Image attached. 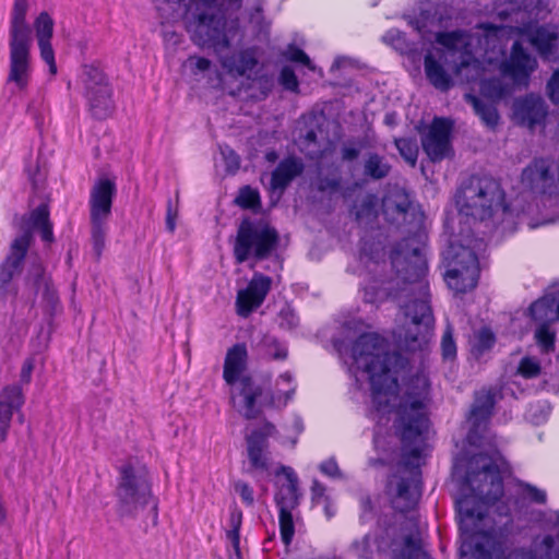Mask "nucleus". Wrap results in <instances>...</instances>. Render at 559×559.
I'll list each match as a JSON object with an SVG mask.
<instances>
[{
  "instance_id": "obj_1",
  "label": "nucleus",
  "mask_w": 559,
  "mask_h": 559,
  "mask_svg": "<svg viewBox=\"0 0 559 559\" xmlns=\"http://www.w3.org/2000/svg\"><path fill=\"white\" fill-rule=\"evenodd\" d=\"M430 384L425 374L412 377L404 394L396 405V419L394 427L401 440V465L409 473V476H397L396 484L389 483V491L392 493V507L406 513L417 504L419 492V460L425 443V435L428 430L427 404L429 401Z\"/></svg>"
},
{
  "instance_id": "obj_2",
  "label": "nucleus",
  "mask_w": 559,
  "mask_h": 559,
  "mask_svg": "<svg viewBox=\"0 0 559 559\" xmlns=\"http://www.w3.org/2000/svg\"><path fill=\"white\" fill-rule=\"evenodd\" d=\"M420 237L421 235L416 233L414 237L401 240L390 255L396 271L397 284H402L395 297L407 299L402 306L405 322L399 328L396 335L400 344L412 352L420 349L426 344L433 323L426 280L428 264L417 240Z\"/></svg>"
},
{
  "instance_id": "obj_3",
  "label": "nucleus",
  "mask_w": 559,
  "mask_h": 559,
  "mask_svg": "<svg viewBox=\"0 0 559 559\" xmlns=\"http://www.w3.org/2000/svg\"><path fill=\"white\" fill-rule=\"evenodd\" d=\"M352 357L369 374L371 401L379 414L392 412L397 400L399 374L408 360L397 352L388 350V342L378 333H364L352 346Z\"/></svg>"
},
{
  "instance_id": "obj_4",
  "label": "nucleus",
  "mask_w": 559,
  "mask_h": 559,
  "mask_svg": "<svg viewBox=\"0 0 559 559\" xmlns=\"http://www.w3.org/2000/svg\"><path fill=\"white\" fill-rule=\"evenodd\" d=\"M459 514L460 530L471 534L469 540L461 545V559H559V543L552 535H545L531 550L516 549L506 556L503 543L487 533L477 536L469 527V522L481 521L486 516L483 507L472 508L466 499L461 501Z\"/></svg>"
},
{
  "instance_id": "obj_5",
  "label": "nucleus",
  "mask_w": 559,
  "mask_h": 559,
  "mask_svg": "<svg viewBox=\"0 0 559 559\" xmlns=\"http://www.w3.org/2000/svg\"><path fill=\"white\" fill-rule=\"evenodd\" d=\"M460 216L468 221L484 222L499 211L506 212V193L500 182L490 176L473 175L464 180L455 193Z\"/></svg>"
},
{
  "instance_id": "obj_6",
  "label": "nucleus",
  "mask_w": 559,
  "mask_h": 559,
  "mask_svg": "<svg viewBox=\"0 0 559 559\" xmlns=\"http://www.w3.org/2000/svg\"><path fill=\"white\" fill-rule=\"evenodd\" d=\"M27 9V0H14L9 31L10 70L7 81L14 83L20 91L27 87L31 75L33 38L26 22Z\"/></svg>"
},
{
  "instance_id": "obj_7",
  "label": "nucleus",
  "mask_w": 559,
  "mask_h": 559,
  "mask_svg": "<svg viewBox=\"0 0 559 559\" xmlns=\"http://www.w3.org/2000/svg\"><path fill=\"white\" fill-rule=\"evenodd\" d=\"M24 233L12 241L9 254L0 264L1 298H4L8 294V286L12 278L22 271V265L32 241V230H38L43 241L48 243L53 241L52 224L49 219L47 204H40L33 210L28 217L24 219Z\"/></svg>"
},
{
  "instance_id": "obj_8",
  "label": "nucleus",
  "mask_w": 559,
  "mask_h": 559,
  "mask_svg": "<svg viewBox=\"0 0 559 559\" xmlns=\"http://www.w3.org/2000/svg\"><path fill=\"white\" fill-rule=\"evenodd\" d=\"M247 367L248 350L246 344L237 343L228 348L223 366V379L230 386L238 384V393L237 395L233 393L231 400L236 404V399L239 396L241 400L238 412L247 419H254L260 415L257 400L264 390L251 376L243 374Z\"/></svg>"
},
{
  "instance_id": "obj_9",
  "label": "nucleus",
  "mask_w": 559,
  "mask_h": 559,
  "mask_svg": "<svg viewBox=\"0 0 559 559\" xmlns=\"http://www.w3.org/2000/svg\"><path fill=\"white\" fill-rule=\"evenodd\" d=\"M278 241V233L269 222L246 217L237 229L233 247L235 261L241 264L250 258L265 260L277 248Z\"/></svg>"
},
{
  "instance_id": "obj_10",
  "label": "nucleus",
  "mask_w": 559,
  "mask_h": 559,
  "mask_svg": "<svg viewBox=\"0 0 559 559\" xmlns=\"http://www.w3.org/2000/svg\"><path fill=\"white\" fill-rule=\"evenodd\" d=\"M507 467V461L499 452L492 455L478 453L472 457L466 481L484 504H493L502 498V472Z\"/></svg>"
},
{
  "instance_id": "obj_11",
  "label": "nucleus",
  "mask_w": 559,
  "mask_h": 559,
  "mask_svg": "<svg viewBox=\"0 0 559 559\" xmlns=\"http://www.w3.org/2000/svg\"><path fill=\"white\" fill-rule=\"evenodd\" d=\"M465 243L457 239H450L442 252L447 265L444 280L455 293H466L476 287L479 265L478 258L472 248L473 240L469 235L464 237Z\"/></svg>"
},
{
  "instance_id": "obj_12",
  "label": "nucleus",
  "mask_w": 559,
  "mask_h": 559,
  "mask_svg": "<svg viewBox=\"0 0 559 559\" xmlns=\"http://www.w3.org/2000/svg\"><path fill=\"white\" fill-rule=\"evenodd\" d=\"M116 488L117 513L120 518H134L152 499V487L144 474L132 465H123L119 471Z\"/></svg>"
},
{
  "instance_id": "obj_13",
  "label": "nucleus",
  "mask_w": 559,
  "mask_h": 559,
  "mask_svg": "<svg viewBox=\"0 0 559 559\" xmlns=\"http://www.w3.org/2000/svg\"><path fill=\"white\" fill-rule=\"evenodd\" d=\"M468 37L465 31L456 29L452 32H438L435 39L437 44L442 46L440 49L444 51L447 59L452 60V72L455 75L464 76L467 82H471L479 75V61L468 49Z\"/></svg>"
},
{
  "instance_id": "obj_14",
  "label": "nucleus",
  "mask_w": 559,
  "mask_h": 559,
  "mask_svg": "<svg viewBox=\"0 0 559 559\" xmlns=\"http://www.w3.org/2000/svg\"><path fill=\"white\" fill-rule=\"evenodd\" d=\"M80 81L92 115L97 119L107 118L112 109V87L109 79L96 62L82 66Z\"/></svg>"
},
{
  "instance_id": "obj_15",
  "label": "nucleus",
  "mask_w": 559,
  "mask_h": 559,
  "mask_svg": "<svg viewBox=\"0 0 559 559\" xmlns=\"http://www.w3.org/2000/svg\"><path fill=\"white\" fill-rule=\"evenodd\" d=\"M276 475H283L285 478V483L278 485L274 500L278 508L281 539L288 546L295 535L293 510L299 506L301 498L298 488L299 479L290 466H281Z\"/></svg>"
},
{
  "instance_id": "obj_16",
  "label": "nucleus",
  "mask_w": 559,
  "mask_h": 559,
  "mask_svg": "<svg viewBox=\"0 0 559 559\" xmlns=\"http://www.w3.org/2000/svg\"><path fill=\"white\" fill-rule=\"evenodd\" d=\"M522 186L534 194L559 195V160L550 157L533 158L521 173Z\"/></svg>"
},
{
  "instance_id": "obj_17",
  "label": "nucleus",
  "mask_w": 559,
  "mask_h": 559,
  "mask_svg": "<svg viewBox=\"0 0 559 559\" xmlns=\"http://www.w3.org/2000/svg\"><path fill=\"white\" fill-rule=\"evenodd\" d=\"M382 211L386 222L397 227L409 225V231H417L423 224V213L417 210L405 191H396L385 197Z\"/></svg>"
},
{
  "instance_id": "obj_18",
  "label": "nucleus",
  "mask_w": 559,
  "mask_h": 559,
  "mask_svg": "<svg viewBox=\"0 0 559 559\" xmlns=\"http://www.w3.org/2000/svg\"><path fill=\"white\" fill-rule=\"evenodd\" d=\"M496 404V391L481 390L475 393L467 421L469 429L467 440L473 445H478L485 437Z\"/></svg>"
},
{
  "instance_id": "obj_19",
  "label": "nucleus",
  "mask_w": 559,
  "mask_h": 559,
  "mask_svg": "<svg viewBox=\"0 0 559 559\" xmlns=\"http://www.w3.org/2000/svg\"><path fill=\"white\" fill-rule=\"evenodd\" d=\"M452 129L453 122L450 119L435 117L427 132L423 134L421 145L431 162H441L451 155Z\"/></svg>"
},
{
  "instance_id": "obj_20",
  "label": "nucleus",
  "mask_w": 559,
  "mask_h": 559,
  "mask_svg": "<svg viewBox=\"0 0 559 559\" xmlns=\"http://www.w3.org/2000/svg\"><path fill=\"white\" fill-rule=\"evenodd\" d=\"M271 287L272 278L270 276L254 272L247 287L237 293V313L242 318L249 317L264 302Z\"/></svg>"
},
{
  "instance_id": "obj_21",
  "label": "nucleus",
  "mask_w": 559,
  "mask_h": 559,
  "mask_svg": "<svg viewBox=\"0 0 559 559\" xmlns=\"http://www.w3.org/2000/svg\"><path fill=\"white\" fill-rule=\"evenodd\" d=\"M537 68V60L532 57L520 41H514L511 47L509 59L500 64L504 75L510 76L514 82L527 84L531 74Z\"/></svg>"
},
{
  "instance_id": "obj_22",
  "label": "nucleus",
  "mask_w": 559,
  "mask_h": 559,
  "mask_svg": "<svg viewBox=\"0 0 559 559\" xmlns=\"http://www.w3.org/2000/svg\"><path fill=\"white\" fill-rule=\"evenodd\" d=\"M447 66L451 71L452 60L441 49L429 50L424 57L425 74L429 83L439 91L445 92L453 86L451 74L445 70Z\"/></svg>"
},
{
  "instance_id": "obj_23",
  "label": "nucleus",
  "mask_w": 559,
  "mask_h": 559,
  "mask_svg": "<svg viewBox=\"0 0 559 559\" xmlns=\"http://www.w3.org/2000/svg\"><path fill=\"white\" fill-rule=\"evenodd\" d=\"M116 191L110 179H100L93 186L88 201L91 221H108Z\"/></svg>"
},
{
  "instance_id": "obj_24",
  "label": "nucleus",
  "mask_w": 559,
  "mask_h": 559,
  "mask_svg": "<svg viewBox=\"0 0 559 559\" xmlns=\"http://www.w3.org/2000/svg\"><path fill=\"white\" fill-rule=\"evenodd\" d=\"M24 404V394L20 384L7 385L0 392V442H4L11 427L14 412Z\"/></svg>"
},
{
  "instance_id": "obj_25",
  "label": "nucleus",
  "mask_w": 559,
  "mask_h": 559,
  "mask_svg": "<svg viewBox=\"0 0 559 559\" xmlns=\"http://www.w3.org/2000/svg\"><path fill=\"white\" fill-rule=\"evenodd\" d=\"M53 25V20L47 12H41L34 22V28L40 51V57L49 67V72L51 74L57 73L55 51L51 45Z\"/></svg>"
},
{
  "instance_id": "obj_26",
  "label": "nucleus",
  "mask_w": 559,
  "mask_h": 559,
  "mask_svg": "<svg viewBox=\"0 0 559 559\" xmlns=\"http://www.w3.org/2000/svg\"><path fill=\"white\" fill-rule=\"evenodd\" d=\"M296 392L294 377L289 371L282 373L275 381L274 390L265 395H261L257 400V407L262 413V407L281 408L287 405Z\"/></svg>"
},
{
  "instance_id": "obj_27",
  "label": "nucleus",
  "mask_w": 559,
  "mask_h": 559,
  "mask_svg": "<svg viewBox=\"0 0 559 559\" xmlns=\"http://www.w3.org/2000/svg\"><path fill=\"white\" fill-rule=\"evenodd\" d=\"M530 43L546 61L559 60V27L539 26L530 36Z\"/></svg>"
},
{
  "instance_id": "obj_28",
  "label": "nucleus",
  "mask_w": 559,
  "mask_h": 559,
  "mask_svg": "<svg viewBox=\"0 0 559 559\" xmlns=\"http://www.w3.org/2000/svg\"><path fill=\"white\" fill-rule=\"evenodd\" d=\"M514 111L520 122L530 129L543 124L548 114L545 102L540 97L532 95L518 100L514 105Z\"/></svg>"
},
{
  "instance_id": "obj_29",
  "label": "nucleus",
  "mask_w": 559,
  "mask_h": 559,
  "mask_svg": "<svg viewBox=\"0 0 559 559\" xmlns=\"http://www.w3.org/2000/svg\"><path fill=\"white\" fill-rule=\"evenodd\" d=\"M304 170L305 164L301 158L296 156L283 158L272 171L271 188L273 190H285Z\"/></svg>"
},
{
  "instance_id": "obj_30",
  "label": "nucleus",
  "mask_w": 559,
  "mask_h": 559,
  "mask_svg": "<svg viewBox=\"0 0 559 559\" xmlns=\"http://www.w3.org/2000/svg\"><path fill=\"white\" fill-rule=\"evenodd\" d=\"M532 318L539 323L559 320V288L545 294L530 307Z\"/></svg>"
},
{
  "instance_id": "obj_31",
  "label": "nucleus",
  "mask_w": 559,
  "mask_h": 559,
  "mask_svg": "<svg viewBox=\"0 0 559 559\" xmlns=\"http://www.w3.org/2000/svg\"><path fill=\"white\" fill-rule=\"evenodd\" d=\"M258 354L267 359L285 360L288 357V348L276 336L264 334L255 346Z\"/></svg>"
},
{
  "instance_id": "obj_32",
  "label": "nucleus",
  "mask_w": 559,
  "mask_h": 559,
  "mask_svg": "<svg viewBox=\"0 0 559 559\" xmlns=\"http://www.w3.org/2000/svg\"><path fill=\"white\" fill-rule=\"evenodd\" d=\"M496 336L489 328H481L476 331L469 340V350L474 358L480 359L495 345Z\"/></svg>"
},
{
  "instance_id": "obj_33",
  "label": "nucleus",
  "mask_w": 559,
  "mask_h": 559,
  "mask_svg": "<svg viewBox=\"0 0 559 559\" xmlns=\"http://www.w3.org/2000/svg\"><path fill=\"white\" fill-rule=\"evenodd\" d=\"M267 444L263 443V437L259 435H249L247 437V451L250 464L253 468L265 471L267 469V457L264 450Z\"/></svg>"
},
{
  "instance_id": "obj_34",
  "label": "nucleus",
  "mask_w": 559,
  "mask_h": 559,
  "mask_svg": "<svg viewBox=\"0 0 559 559\" xmlns=\"http://www.w3.org/2000/svg\"><path fill=\"white\" fill-rule=\"evenodd\" d=\"M466 99L472 104L475 114L488 128L495 129L498 126L500 117L495 105L471 94L466 95Z\"/></svg>"
},
{
  "instance_id": "obj_35",
  "label": "nucleus",
  "mask_w": 559,
  "mask_h": 559,
  "mask_svg": "<svg viewBox=\"0 0 559 559\" xmlns=\"http://www.w3.org/2000/svg\"><path fill=\"white\" fill-rule=\"evenodd\" d=\"M391 170L390 164L383 156L377 153H369L364 164V175L373 180L385 178Z\"/></svg>"
},
{
  "instance_id": "obj_36",
  "label": "nucleus",
  "mask_w": 559,
  "mask_h": 559,
  "mask_svg": "<svg viewBox=\"0 0 559 559\" xmlns=\"http://www.w3.org/2000/svg\"><path fill=\"white\" fill-rule=\"evenodd\" d=\"M273 79L266 74L259 75L247 85L249 91L248 97L252 100L259 102L265 99L273 88Z\"/></svg>"
},
{
  "instance_id": "obj_37",
  "label": "nucleus",
  "mask_w": 559,
  "mask_h": 559,
  "mask_svg": "<svg viewBox=\"0 0 559 559\" xmlns=\"http://www.w3.org/2000/svg\"><path fill=\"white\" fill-rule=\"evenodd\" d=\"M400 557L401 559H432L429 554L423 549L421 538L414 534L404 537Z\"/></svg>"
},
{
  "instance_id": "obj_38",
  "label": "nucleus",
  "mask_w": 559,
  "mask_h": 559,
  "mask_svg": "<svg viewBox=\"0 0 559 559\" xmlns=\"http://www.w3.org/2000/svg\"><path fill=\"white\" fill-rule=\"evenodd\" d=\"M229 528L226 531V537L231 543L236 556L240 555V528L242 524V512L235 508L229 513Z\"/></svg>"
},
{
  "instance_id": "obj_39",
  "label": "nucleus",
  "mask_w": 559,
  "mask_h": 559,
  "mask_svg": "<svg viewBox=\"0 0 559 559\" xmlns=\"http://www.w3.org/2000/svg\"><path fill=\"white\" fill-rule=\"evenodd\" d=\"M314 185L319 192L333 195L342 189V177L336 170L328 175L319 173Z\"/></svg>"
},
{
  "instance_id": "obj_40",
  "label": "nucleus",
  "mask_w": 559,
  "mask_h": 559,
  "mask_svg": "<svg viewBox=\"0 0 559 559\" xmlns=\"http://www.w3.org/2000/svg\"><path fill=\"white\" fill-rule=\"evenodd\" d=\"M235 204L243 210H259L261 207V198L257 189L250 186H243L239 189L235 198Z\"/></svg>"
},
{
  "instance_id": "obj_41",
  "label": "nucleus",
  "mask_w": 559,
  "mask_h": 559,
  "mask_svg": "<svg viewBox=\"0 0 559 559\" xmlns=\"http://www.w3.org/2000/svg\"><path fill=\"white\" fill-rule=\"evenodd\" d=\"M93 249L97 258L102 255L105 248L107 234V221H91Z\"/></svg>"
},
{
  "instance_id": "obj_42",
  "label": "nucleus",
  "mask_w": 559,
  "mask_h": 559,
  "mask_svg": "<svg viewBox=\"0 0 559 559\" xmlns=\"http://www.w3.org/2000/svg\"><path fill=\"white\" fill-rule=\"evenodd\" d=\"M382 38L385 44L392 46L401 53H407L411 50V44L408 43L405 33L397 28L389 29Z\"/></svg>"
},
{
  "instance_id": "obj_43",
  "label": "nucleus",
  "mask_w": 559,
  "mask_h": 559,
  "mask_svg": "<svg viewBox=\"0 0 559 559\" xmlns=\"http://www.w3.org/2000/svg\"><path fill=\"white\" fill-rule=\"evenodd\" d=\"M394 144L403 158L414 166L418 156V146L416 141L409 138H401L395 139Z\"/></svg>"
},
{
  "instance_id": "obj_44",
  "label": "nucleus",
  "mask_w": 559,
  "mask_h": 559,
  "mask_svg": "<svg viewBox=\"0 0 559 559\" xmlns=\"http://www.w3.org/2000/svg\"><path fill=\"white\" fill-rule=\"evenodd\" d=\"M555 332L549 329L548 323H540L535 331L536 342L545 353L555 349Z\"/></svg>"
},
{
  "instance_id": "obj_45",
  "label": "nucleus",
  "mask_w": 559,
  "mask_h": 559,
  "mask_svg": "<svg viewBox=\"0 0 559 559\" xmlns=\"http://www.w3.org/2000/svg\"><path fill=\"white\" fill-rule=\"evenodd\" d=\"M441 354L444 360H452L456 357V343L453 337V326L449 323L441 338Z\"/></svg>"
},
{
  "instance_id": "obj_46",
  "label": "nucleus",
  "mask_w": 559,
  "mask_h": 559,
  "mask_svg": "<svg viewBox=\"0 0 559 559\" xmlns=\"http://www.w3.org/2000/svg\"><path fill=\"white\" fill-rule=\"evenodd\" d=\"M542 368L539 361L534 357H523L518 367V373L525 379L537 378Z\"/></svg>"
},
{
  "instance_id": "obj_47",
  "label": "nucleus",
  "mask_w": 559,
  "mask_h": 559,
  "mask_svg": "<svg viewBox=\"0 0 559 559\" xmlns=\"http://www.w3.org/2000/svg\"><path fill=\"white\" fill-rule=\"evenodd\" d=\"M350 550L359 559H371L373 551L371 545V537L369 534L362 536L360 539H356L350 545Z\"/></svg>"
},
{
  "instance_id": "obj_48",
  "label": "nucleus",
  "mask_w": 559,
  "mask_h": 559,
  "mask_svg": "<svg viewBox=\"0 0 559 559\" xmlns=\"http://www.w3.org/2000/svg\"><path fill=\"white\" fill-rule=\"evenodd\" d=\"M249 23L258 31L264 32L267 28V23L265 22L263 14V2L262 0H258L254 5L250 9L248 15Z\"/></svg>"
},
{
  "instance_id": "obj_49",
  "label": "nucleus",
  "mask_w": 559,
  "mask_h": 559,
  "mask_svg": "<svg viewBox=\"0 0 559 559\" xmlns=\"http://www.w3.org/2000/svg\"><path fill=\"white\" fill-rule=\"evenodd\" d=\"M481 93L490 98L500 99L506 94V88L500 80L489 79L485 80L480 86Z\"/></svg>"
},
{
  "instance_id": "obj_50",
  "label": "nucleus",
  "mask_w": 559,
  "mask_h": 559,
  "mask_svg": "<svg viewBox=\"0 0 559 559\" xmlns=\"http://www.w3.org/2000/svg\"><path fill=\"white\" fill-rule=\"evenodd\" d=\"M280 82L287 91L296 92L298 90V79L293 69L284 67L280 73Z\"/></svg>"
},
{
  "instance_id": "obj_51",
  "label": "nucleus",
  "mask_w": 559,
  "mask_h": 559,
  "mask_svg": "<svg viewBox=\"0 0 559 559\" xmlns=\"http://www.w3.org/2000/svg\"><path fill=\"white\" fill-rule=\"evenodd\" d=\"M286 58L293 62H299L308 67L310 70H314V67L309 56L300 48L296 46H289L286 52Z\"/></svg>"
},
{
  "instance_id": "obj_52",
  "label": "nucleus",
  "mask_w": 559,
  "mask_h": 559,
  "mask_svg": "<svg viewBox=\"0 0 559 559\" xmlns=\"http://www.w3.org/2000/svg\"><path fill=\"white\" fill-rule=\"evenodd\" d=\"M234 489L240 496L242 502L246 506H248V507L253 506L254 492H253L252 487L249 484H247L242 480H238L234 484Z\"/></svg>"
},
{
  "instance_id": "obj_53",
  "label": "nucleus",
  "mask_w": 559,
  "mask_h": 559,
  "mask_svg": "<svg viewBox=\"0 0 559 559\" xmlns=\"http://www.w3.org/2000/svg\"><path fill=\"white\" fill-rule=\"evenodd\" d=\"M222 155L226 164V171L228 174H235L240 167L239 155L231 148L225 147L222 150Z\"/></svg>"
},
{
  "instance_id": "obj_54",
  "label": "nucleus",
  "mask_w": 559,
  "mask_h": 559,
  "mask_svg": "<svg viewBox=\"0 0 559 559\" xmlns=\"http://www.w3.org/2000/svg\"><path fill=\"white\" fill-rule=\"evenodd\" d=\"M356 219L362 221L364 218L376 216V205L371 198L365 199L356 210Z\"/></svg>"
},
{
  "instance_id": "obj_55",
  "label": "nucleus",
  "mask_w": 559,
  "mask_h": 559,
  "mask_svg": "<svg viewBox=\"0 0 559 559\" xmlns=\"http://www.w3.org/2000/svg\"><path fill=\"white\" fill-rule=\"evenodd\" d=\"M547 95L555 105H559V70H555L547 82Z\"/></svg>"
},
{
  "instance_id": "obj_56",
  "label": "nucleus",
  "mask_w": 559,
  "mask_h": 559,
  "mask_svg": "<svg viewBox=\"0 0 559 559\" xmlns=\"http://www.w3.org/2000/svg\"><path fill=\"white\" fill-rule=\"evenodd\" d=\"M319 469L322 474L331 478H342L343 474L337 465L335 459L331 457L324 462H322L319 466Z\"/></svg>"
},
{
  "instance_id": "obj_57",
  "label": "nucleus",
  "mask_w": 559,
  "mask_h": 559,
  "mask_svg": "<svg viewBox=\"0 0 559 559\" xmlns=\"http://www.w3.org/2000/svg\"><path fill=\"white\" fill-rule=\"evenodd\" d=\"M280 319V325L287 330L295 329L299 323L297 314L289 308H284L281 310Z\"/></svg>"
},
{
  "instance_id": "obj_58",
  "label": "nucleus",
  "mask_w": 559,
  "mask_h": 559,
  "mask_svg": "<svg viewBox=\"0 0 559 559\" xmlns=\"http://www.w3.org/2000/svg\"><path fill=\"white\" fill-rule=\"evenodd\" d=\"M524 491L526 493V497L538 504H545L547 501V495L546 491L531 485V484H524L523 485Z\"/></svg>"
},
{
  "instance_id": "obj_59",
  "label": "nucleus",
  "mask_w": 559,
  "mask_h": 559,
  "mask_svg": "<svg viewBox=\"0 0 559 559\" xmlns=\"http://www.w3.org/2000/svg\"><path fill=\"white\" fill-rule=\"evenodd\" d=\"M258 64V60L250 52H242L239 58V66L237 68L240 74H245L247 71H251Z\"/></svg>"
},
{
  "instance_id": "obj_60",
  "label": "nucleus",
  "mask_w": 559,
  "mask_h": 559,
  "mask_svg": "<svg viewBox=\"0 0 559 559\" xmlns=\"http://www.w3.org/2000/svg\"><path fill=\"white\" fill-rule=\"evenodd\" d=\"M187 62L194 73L204 72L211 67V61L204 57L190 56Z\"/></svg>"
},
{
  "instance_id": "obj_61",
  "label": "nucleus",
  "mask_w": 559,
  "mask_h": 559,
  "mask_svg": "<svg viewBox=\"0 0 559 559\" xmlns=\"http://www.w3.org/2000/svg\"><path fill=\"white\" fill-rule=\"evenodd\" d=\"M360 154V147L353 144H344L341 148L342 159L345 162H353L358 158Z\"/></svg>"
},
{
  "instance_id": "obj_62",
  "label": "nucleus",
  "mask_w": 559,
  "mask_h": 559,
  "mask_svg": "<svg viewBox=\"0 0 559 559\" xmlns=\"http://www.w3.org/2000/svg\"><path fill=\"white\" fill-rule=\"evenodd\" d=\"M275 432V426L270 421H265L260 429L253 430L250 435H259L260 437H263V443L267 444V438L273 436Z\"/></svg>"
},
{
  "instance_id": "obj_63",
  "label": "nucleus",
  "mask_w": 559,
  "mask_h": 559,
  "mask_svg": "<svg viewBox=\"0 0 559 559\" xmlns=\"http://www.w3.org/2000/svg\"><path fill=\"white\" fill-rule=\"evenodd\" d=\"M33 370H34L33 359H26L23 362V366L21 368L20 381L22 383H24V384H28L31 382V379H32Z\"/></svg>"
},
{
  "instance_id": "obj_64",
  "label": "nucleus",
  "mask_w": 559,
  "mask_h": 559,
  "mask_svg": "<svg viewBox=\"0 0 559 559\" xmlns=\"http://www.w3.org/2000/svg\"><path fill=\"white\" fill-rule=\"evenodd\" d=\"M177 211L173 209L171 202H168L166 214V228L168 231L174 233L176 229Z\"/></svg>"
}]
</instances>
